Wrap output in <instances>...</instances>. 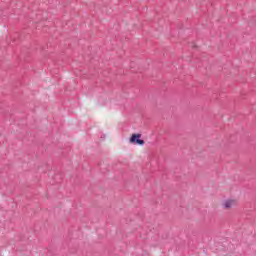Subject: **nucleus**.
I'll return each instance as SVG.
<instances>
[{
    "mask_svg": "<svg viewBox=\"0 0 256 256\" xmlns=\"http://www.w3.org/2000/svg\"><path fill=\"white\" fill-rule=\"evenodd\" d=\"M129 141L132 145H139L140 147H143V145H145V140L141 139L140 133L132 134Z\"/></svg>",
    "mask_w": 256,
    "mask_h": 256,
    "instance_id": "f257e3e1",
    "label": "nucleus"
},
{
    "mask_svg": "<svg viewBox=\"0 0 256 256\" xmlns=\"http://www.w3.org/2000/svg\"><path fill=\"white\" fill-rule=\"evenodd\" d=\"M224 209H231L233 207V201L232 200H225L223 203Z\"/></svg>",
    "mask_w": 256,
    "mask_h": 256,
    "instance_id": "f03ea898",
    "label": "nucleus"
},
{
    "mask_svg": "<svg viewBox=\"0 0 256 256\" xmlns=\"http://www.w3.org/2000/svg\"><path fill=\"white\" fill-rule=\"evenodd\" d=\"M192 47H193V48H195V45H194V44H192Z\"/></svg>",
    "mask_w": 256,
    "mask_h": 256,
    "instance_id": "7ed1b4c3",
    "label": "nucleus"
}]
</instances>
